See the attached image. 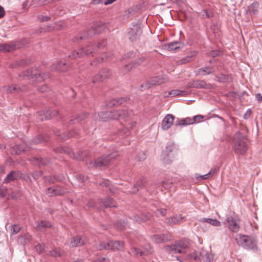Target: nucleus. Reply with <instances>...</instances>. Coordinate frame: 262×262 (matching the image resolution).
I'll return each mask as SVG.
<instances>
[{
	"label": "nucleus",
	"mask_w": 262,
	"mask_h": 262,
	"mask_svg": "<svg viewBox=\"0 0 262 262\" xmlns=\"http://www.w3.org/2000/svg\"><path fill=\"white\" fill-rule=\"evenodd\" d=\"M30 161L33 164H37L39 166H45L49 162V160L47 159H43L41 157H33Z\"/></svg>",
	"instance_id": "nucleus-24"
},
{
	"label": "nucleus",
	"mask_w": 262,
	"mask_h": 262,
	"mask_svg": "<svg viewBox=\"0 0 262 262\" xmlns=\"http://www.w3.org/2000/svg\"><path fill=\"white\" fill-rule=\"evenodd\" d=\"M88 242V238L84 235H76L72 237L71 244L72 247H80Z\"/></svg>",
	"instance_id": "nucleus-14"
},
{
	"label": "nucleus",
	"mask_w": 262,
	"mask_h": 262,
	"mask_svg": "<svg viewBox=\"0 0 262 262\" xmlns=\"http://www.w3.org/2000/svg\"><path fill=\"white\" fill-rule=\"evenodd\" d=\"M61 152H64L67 153V154L70 155V156H73L74 159H77L78 160H81L83 161L85 159L87 158L90 153L88 150H84V151H77L76 153L73 152L71 149L69 148L64 149L63 148H62L60 150Z\"/></svg>",
	"instance_id": "nucleus-8"
},
{
	"label": "nucleus",
	"mask_w": 262,
	"mask_h": 262,
	"mask_svg": "<svg viewBox=\"0 0 262 262\" xmlns=\"http://www.w3.org/2000/svg\"><path fill=\"white\" fill-rule=\"evenodd\" d=\"M88 116V114L85 113H82L81 115H78L74 118H71L69 121V123L70 124H73L78 123L86 118Z\"/></svg>",
	"instance_id": "nucleus-30"
},
{
	"label": "nucleus",
	"mask_w": 262,
	"mask_h": 262,
	"mask_svg": "<svg viewBox=\"0 0 262 262\" xmlns=\"http://www.w3.org/2000/svg\"><path fill=\"white\" fill-rule=\"evenodd\" d=\"M126 99L124 98H112L106 101V104L107 107H112L122 104L123 102L126 101Z\"/></svg>",
	"instance_id": "nucleus-23"
},
{
	"label": "nucleus",
	"mask_w": 262,
	"mask_h": 262,
	"mask_svg": "<svg viewBox=\"0 0 262 262\" xmlns=\"http://www.w3.org/2000/svg\"><path fill=\"white\" fill-rule=\"evenodd\" d=\"M188 243L185 241H180L172 245L165 246V250L169 252L174 253H183L185 252V249L188 247Z\"/></svg>",
	"instance_id": "nucleus-7"
},
{
	"label": "nucleus",
	"mask_w": 262,
	"mask_h": 262,
	"mask_svg": "<svg viewBox=\"0 0 262 262\" xmlns=\"http://www.w3.org/2000/svg\"><path fill=\"white\" fill-rule=\"evenodd\" d=\"M105 28V24L101 23H98L94 24L91 29L83 32L82 34L73 38L72 40L74 42H76L79 40H83L89 37H91L96 34L101 33L104 30Z\"/></svg>",
	"instance_id": "nucleus-3"
},
{
	"label": "nucleus",
	"mask_w": 262,
	"mask_h": 262,
	"mask_svg": "<svg viewBox=\"0 0 262 262\" xmlns=\"http://www.w3.org/2000/svg\"><path fill=\"white\" fill-rule=\"evenodd\" d=\"M110 111L101 112L99 114L100 119L103 121H106L110 119Z\"/></svg>",
	"instance_id": "nucleus-46"
},
{
	"label": "nucleus",
	"mask_w": 262,
	"mask_h": 262,
	"mask_svg": "<svg viewBox=\"0 0 262 262\" xmlns=\"http://www.w3.org/2000/svg\"><path fill=\"white\" fill-rule=\"evenodd\" d=\"M8 194V189L6 187H2L0 188V198H3Z\"/></svg>",
	"instance_id": "nucleus-51"
},
{
	"label": "nucleus",
	"mask_w": 262,
	"mask_h": 262,
	"mask_svg": "<svg viewBox=\"0 0 262 262\" xmlns=\"http://www.w3.org/2000/svg\"><path fill=\"white\" fill-rule=\"evenodd\" d=\"M131 69V66L130 64V62L128 64L124 65L121 70V72L123 74H126L130 71Z\"/></svg>",
	"instance_id": "nucleus-52"
},
{
	"label": "nucleus",
	"mask_w": 262,
	"mask_h": 262,
	"mask_svg": "<svg viewBox=\"0 0 262 262\" xmlns=\"http://www.w3.org/2000/svg\"><path fill=\"white\" fill-rule=\"evenodd\" d=\"M146 156L144 152L139 153L138 156L137 157V159L138 161H142L146 159Z\"/></svg>",
	"instance_id": "nucleus-62"
},
{
	"label": "nucleus",
	"mask_w": 262,
	"mask_h": 262,
	"mask_svg": "<svg viewBox=\"0 0 262 262\" xmlns=\"http://www.w3.org/2000/svg\"><path fill=\"white\" fill-rule=\"evenodd\" d=\"M35 250L39 253L43 252L45 250L43 246L38 244L35 246Z\"/></svg>",
	"instance_id": "nucleus-60"
},
{
	"label": "nucleus",
	"mask_w": 262,
	"mask_h": 262,
	"mask_svg": "<svg viewBox=\"0 0 262 262\" xmlns=\"http://www.w3.org/2000/svg\"><path fill=\"white\" fill-rule=\"evenodd\" d=\"M112 54L111 53H105L102 55V57L101 58L96 59L94 60L92 62H91V64L92 66H95L97 64L100 63L101 62L105 61L111 58Z\"/></svg>",
	"instance_id": "nucleus-31"
},
{
	"label": "nucleus",
	"mask_w": 262,
	"mask_h": 262,
	"mask_svg": "<svg viewBox=\"0 0 262 262\" xmlns=\"http://www.w3.org/2000/svg\"><path fill=\"white\" fill-rule=\"evenodd\" d=\"M92 262H110V260L106 257H98Z\"/></svg>",
	"instance_id": "nucleus-59"
},
{
	"label": "nucleus",
	"mask_w": 262,
	"mask_h": 262,
	"mask_svg": "<svg viewBox=\"0 0 262 262\" xmlns=\"http://www.w3.org/2000/svg\"><path fill=\"white\" fill-rule=\"evenodd\" d=\"M117 156V152H114L107 155H103L94 161L93 165L95 167L107 166L112 160L115 159Z\"/></svg>",
	"instance_id": "nucleus-6"
},
{
	"label": "nucleus",
	"mask_w": 262,
	"mask_h": 262,
	"mask_svg": "<svg viewBox=\"0 0 262 262\" xmlns=\"http://www.w3.org/2000/svg\"><path fill=\"white\" fill-rule=\"evenodd\" d=\"M167 210L165 208L158 209L155 211V213L157 216H159V215L161 216H164L166 214Z\"/></svg>",
	"instance_id": "nucleus-53"
},
{
	"label": "nucleus",
	"mask_w": 262,
	"mask_h": 262,
	"mask_svg": "<svg viewBox=\"0 0 262 262\" xmlns=\"http://www.w3.org/2000/svg\"><path fill=\"white\" fill-rule=\"evenodd\" d=\"M219 167L217 166H214L213 168H211L209 172H208V174L211 176H212L214 173H216L219 171Z\"/></svg>",
	"instance_id": "nucleus-64"
},
{
	"label": "nucleus",
	"mask_w": 262,
	"mask_h": 262,
	"mask_svg": "<svg viewBox=\"0 0 262 262\" xmlns=\"http://www.w3.org/2000/svg\"><path fill=\"white\" fill-rule=\"evenodd\" d=\"M4 90L5 91H6L7 93H13L15 92H18L19 90H20V88L16 85H6L3 87Z\"/></svg>",
	"instance_id": "nucleus-42"
},
{
	"label": "nucleus",
	"mask_w": 262,
	"mask_h": 262,
	"mask_svg": "<svg viewBox=\"0 0 262 262\" xmlns=\"http://www.w3.org/2000/svg\"><path fill=\"white\" fill-rule=\"evenodd\" d=\"M214 72V68L212 66L204 67L198 69L196 71V74L198 75L205 76L209 75Z\"/></svg>",
	"instance_id": "nucleus-22"
},
{
	"label": "nucleus",
	"mask_w": 262,
	"mask_h": 262,
	"mask_svg": "<svg viewBox=\"0 0 262 262\" xmlns=\"http://www.w3.org/2000/svg\"><path fill=\"white\" fill-rule=\"evenodd\" d=\"M151 252L148 250L143 251L141 249H138L136 248H132V253L138 256H144L150 253Z\"/></svg>",
	"instance_id": "nucleus-41"
},
{
	"label": "nucleus",
	"mask_w": 262,
	"mask_h": 262,
	"mask_svg": "<svg viewBox=\"0 0 262 262\" xmlns=\"http://www.w3.org/2000/svg\"><path fill=\"white\" fill-rule=\"evenodd\" d=\"M211 225L215 227H220L221 226V223L216 219H213L211 221Z\"/></svg>",
	"instance_id": "nucleus-63"
},
{
	"label": "nucleus",
	"mask_w": 262,
	"mask_h": 262,
	"mask_svg": "<svg viewBox=\"0 0 262 262\" xmlns=\"http://www.w3.org/2000/svg\"><path fill=\"white\" fill-rule=\"evenodd\" d=\"M11 232L13 234L18 233L20 230V227L18 225H14L10 227Z\"/></svg>",
	"instance_id": "nucleus-50"
},
{
	"label": "nucleus",
	"mask_w": 262,
	"mask_h": 262,
	"mask_svg": "<svg viewBox=\"0 0 262 262\" xmlns=\"http://www.w3.org/2000/svg\"><path fill=\"white\" fill-rule=\"evenodd\" d=\"M42 175V172L41 171H38L34 172L32 174V177L35 180H37Z\"/></svg>",
	"instance_id": "nucleus-61"
},
{
	"label": "nucleus",
	"mask_w": 262,
	"mask_h": 262,
	"mask_svg": "<svg viewBox=\"0 0 262 262\" xmlns=\"http://www.w3.org/2000/svg\"><path fill=\"white\" fill-rule=\"evenodd\" d=\"M187 94L185 91H181L179 90H173L169 92L168 94L171 96H185Z\"/></svg>",
	"instance_id": "nucleus-43"
},
{
	"label": "nucleus",
	"mask_w": 262,
	"mask_h": 262,
	"mask_svg": "<svg viewBox=\"0 0 262 262\" xmlns=\"http://www.w3.org/2000/svg\"><path fill=\"white\" fill-rule=\"evenodd\" d=\"M19 76L23 77H30L32 79V81L39 82L44 80L47 78H49V75H41L37 72L36 69H31L22 72L19 74Z\"/></svg>",
	"instance_id": "nucleus-5"
},
{
	"label": "nucleus",
	"mask_w": 262,
	"mask_h": 262,
	"mask_svg": "<svg viewBox=\"0 0 262 262\" xmlns=\"http://www.w3.org/2000/svg\"><path fill=\"white\" fill-rule=\"evenodd\" d=\"M43 179L46 182H48L49 184H54L56 182L61 181L62 180V177L56 176L54 177L50 176L45 177Z\"/></svg>",
	"instance_id": "nucleus-35"
},
{
	"label": "nucleus",
	"mask_w": 262,
	"mask_h": 262,
	"mask_svg": "<svg viewBox=\"0 0 262 262\" xmlns=\"http://www.w3.org/2000/svg\"><path fill=\"white\" fill-rule=\"evenodd\" d=\"M204 118V116L202 115H196L193 117L192 119L193 121V123L194 122H200L202 121Z\"/></svg>",
	"instance_id": "nucleus-58"
},
{
	"label": "nucleus",
	"mask_w": 262,
	"mask_h": 262,
	"mask_svg": "<svg viewBox=\"0 0 262 262\" xmlns=\"http://www.w3.org/2000/svg\"><path fill=\"white\" fill-rule=\"evenodd\" d=\"M238 245L245 249L257 250L256 241L254 238L247 235H238L235 238Z\"/></svg>",
	"instance_id": "nucleus-4"
},
{
	"label": "nucleus",
	"mask_w": 262,
	"mask_h": 262,
	"mask_svg": "<svg viewBox=\"0 0 262 262\" xmlns=\"http://www.w3.org/2000/svg\"><path fill=\"white\" fill-rule=\"evenodd\" d=\"M193 124L192 119L190 118H186L178 121L177 123V125L179 126H185L189 124Z\"/></svg>",
	"instance_id": "nucleus-40"
},
{
	"label": "nucleus",
	"mask_w": 262,
	"mask_h": 262,
	"mask_svg": "<svg viewBox=\"0 0 262 262\" xmlns=\"http://www.w3.org/2000/svg\"><path fill=\"white\" fill-rule=\"evenodd\" d=\"M134 220L138 222H146L148 221H151L152 219V216L149 212L144 213L142 214L140 216L139 215H136L134 217Z\"/></svg>",
	"instance_id": "nucleus-21"
},
{
	"label": "nucleus",
	"mask_w": 262,
	"mask_h": 262,
	"mask_svg": "<svg viewBox=\"0 0 262 262\" xmlns=\"http://www.w3.org/2000/svg\"><path fill=\"white\" fill-rule=\"evenodd\" d=\"M101 203L105 207H115L116 206L114 200L112 198H106L104 201L101 200Z\"/></svg>",
	"instance_id": "nucleus-38"
},
{
	"label": "nucleus",
	"mask_w": 262,
	"mask_h": 262,
	"mask_svg": "<svg viewBox=\"0 0 262 262\" xmlns=\"http://www.w3.org/2000/svg\"><path fill=\"white\" fill-rule=\"evenodd\" d=\"M209 177H210V176L208 174V173H206L205 174H204V175H201L199 173L195 174V178L197 180H206Z\"/></svg>",
	"instance_id": "nucleus-55"
},
{
	"label": "nucleus",
	"mask_w": 262,
	"mask_h": 262,
	"mask_svg": "<svg viewBox=\"0 0 262 262\" xmlns=\"http://www.w3.org/2000/svg\"><path fill=\"white\" fill-rule=\"evenodd\" d=\"M144 185H145L144 182H142L140 184H138V183L136 184L134 186V188H132V193L133 192H136V191H138L140 188L144 186Z\"/></svg>",
	"instance_id": "nucleus-54"
},
{
	"label": "nucleus",
	"mask_w": 262,
	"mask_h": 262,
	"mask_svg": "<svg viewBox=\"0 0 262 262\" xmlns=\"http://www.w3.org/2000/svg\"><path fill=\"white\" fill-rule=\"evenodd\" d=\"M20 47V45L19 42L0 44V51L11 52L19 49Z\"/></svg>",
	"instance_id": "nucleus-15"
},
{
	"label": "nucleus",
	"mask_w": 262,
	"mask_h": 262,
	"mask_svg": "<svg viewBox=\"0 0 262 262\" xmlns=\"http://www.w3.org/2000/svg\"><path fill=\"white\" fill-rule=\"evenodd\" d=\"M184 218L181 215H176L169 217H167L165 220V223L169 225H173L180 224Z\"/></svg>",
	"instance_id": "nucleus-19"
},
{
	"label": "nucleus",
	"mask_w": 262,
	"mask_h": 262,
	"mask_svg": "<svg viewBox=\"0 0 262 262\" xmlns=\"http://www.w3.org/2000/svg\"><path fill=\"white\" fill-rule=\"evenodd\" d=\"M188 88H197V89H205L210 88V84H207L204 80H198L190 81L187 84Z\"/></svg>",
	"instance_id": "nucleus-13"
},
{
	"label": "nucleus",
	"mask_w": 262,
	"mask_h": 262,
	"mask_svg": "<svg viewBox=\"0 0 262 262\" xmlns=\"http://www.w3.org/2000/svg\"><path fill=\"white\" fill-rule=\"evenodd\" d=\"M128 116V112L126 110H113L110 111V119H124Z\"/></svg>",
	"instance_id": "nucleus-12"
},
{
	"label": "nucleus",
	"mask_w": 262,
	"mask_h": 262,
	"mask_svg": "<svg viewBox=\"0 0 262 262\" xmlns=\"http://www.w3.org/2000/svg\"><path fill=\"white\" fill-rule=\"evenodd\" d=\"M199 15L203 19L209 18L213 16L212 11L209 9H203L198 13Z\"/></svg>",
	"instance_id": "nucleus-32"
},
{
	"label": "nucleus",
	"mask_w": 262,
	"mask_h": 262,
	"mask_svg": "<svg viewBox=\"0 0 262 262\" xmlns=\"http://www.w3.org/2000/svg\"><path fill=\"white\" fill-rule=\"evenodd\" d=\"M169 51H174L181 47V43L179 41H173L165 45Z\"/></svg>",
	"instance_id": "nucleus-33"
},
{
	"label": "nucleus",
	"mask_w": 262,
	"mask_h": 262,
	"mask_svg": "<svg viewBox=\"0 0 262 262\" xmlns=\"http://www.w3.org/2000/svg\"><path fill=\"white\" fill-rule=\"evenodd\" d=\"M172 185V183L171 182H169L167 181H163L162 182L159 183L157 184V186L160 187L162 186L165 189H167L168 188H170Z\"/></svg>",
	"instance_id": "nucleus-47"
},
{
	"label": "nucleus",
	"mask_w": 262,
	"mask_h": 262,
	"mask_svg": "<svg viewBox=\"0 0 262 262\" xmlns=\"http://www.w3.org/2000/svg\"><path fill=\"white\" fill-rule=\"evenodd\" d=\"M43 115L45 116V118H41L40 119L42 121L43 119H50L58 113V111L56 110L47 111L46 112H43Z\"/></svg>",
	"instance_id": "nucleus-34"
},
{
	"label": "nucleus",
	"mask_w": 262,
	"mask_h": 262,
	"mask_svg": "<svg viewBox=\"0 0 262 262\" xmlns=\"http://www.w3.org/2000/svg\"><path fill=\"white\" fill-rule=\"evenodd\" d=\"M106 45V40L103 39L99 42L97 46H95L92 42L89 43L85 47H82L77 50H75L69 54V57L72 59L77 58L83 57L92 54L96 49L104 47Z\"/></svg>",
	"instance_id": "nucleus-1"
},
{
	"label": "nucleus",
	"mask_w": 262,
	"mask_h": 262,
	"mask_svg": "<svg viewBox=\"0 0 262 262\" xmlns=\"http://www.w3.org/2000/svg\"><path fill=\"white\" fill-rule=\"evenodd\" d=\"M17 177V173L14 171H12L9 174H7L6 177L5 178L3 183H9L14 180H16Z\"/></svg>",
	"instance_id": "nucleus-37"
},
{
	"label": "nucleus",
	"mask_w": 262,
	"mask_h": 262,
	"mask_svg": "<svg viewBox=\"0 0 262 262\" xmlns=\"http://www.w3.org/2000/svg\"><path fill=\"white\" fill-rule=\"evenodd\" d=\"M110 242H106L104 241L100 242L98 246V249L99 250H102L104 249H110Z\"/></svg>",
	"instance_id": "nucleus-45"
},
{
	"label": "nucleus",
	"mask_w": 262,
	"mask_h": 262,
	"mask_svg": "<svg viewBox=\"0 0 262 262\" xmlns=\"http://www.w3.org/2000/svg\"><path fill=\"white\" fill-rule=\"evenodd\" d=\"M226 222L228 223V227L229 230L234 232H237L239 229V220L233 216L229 215L227 217Z\"/></svg>",
	"instance_id": "nucleus-10"
},
{
	"label": "nucleus",
	"mask_w": 262,
	"mask_h": 262,
	"mask_svg": "<svg viewBox=\"0 0 262 262\" xmlns=\"http://www.w3.org/2000/svg\"><path fill=\"white\" fill-rule=\"evenodd\" d=\"M126 226V223L124 221H118L115 223L116 227L119 230H123Z\"/></svg>",
	"instance_id": "nucleus-49"
},
{
	"label": "nucleus",
	"mask_w": 262,
	"mask_h": 262,
	"mask_svg": "<svg viewBox=\"0 0 262 262\" xmlns=\"http://www.w3.org/2000/svg\"><path fill=\"white\" fill-rule=\"evenodd\" d=\"M67 192V191L60 186H56L55 188H48L47 193L49 196H54L56 195H63Z\"/></svg>",
	"instance_id": "nucleus-17"
},
{
	"label": "nucleus",
	"mask_w": 262,
	"mask_h": 262,
	"mask_svg": "<svg viewBox=\"0 0 262 262\" xmlns=\"http://www.w3.org/2000/svg\"><path fill=\"white\" fill-rule=\"evenodd\" d=\"M259 9V4L255 2H253L248 7V11L250 14L254 15L257 13Z\"/></svg>",
	"instance_id": "nucleus-36"
},
{
	"label": "nucleus",
	"mask_w": 262,
	"mask_h": 262,
	"mask_svg": "<svg viewBox=\"0 0 262 262\" xmlns=\"http://www.w3.org/2000/svg\"><path fill=\"white\" fill-rule=\"evenodd\" d=\"M190 258L191 259H193L196 260L202 259V257L201 256L200 253H199L198 252H195L192 253L190 255Z\"/></svg>",
	"instance_id": "nucleus-56"
},
{
	"label": "nucleus",
	"mask_w": 262,
	"mask_h": 262,
	"mask_svg": "<svg viewBox=\"0 0 262 262\" xmlns=\"http://www.w3.org/2000/svg\"><path fill=\"white\" fill-rule=\"evenodd\" d=\"M110 249L113 251L121 250L123 249V243L120 241H110Z\"/></svg>",
	"instance_id": "nucleus-29"
},
{
	"label": "nucleus",
	"mask_w": 262,
	"mask_h": 262,
	"mask_svg": "<svg viewBox=\"0 0 262 262\" xmlns=\"http://www.w3.org/2000/svg\"><path fill=\"white\" fill-rule=\"evenodd\" d=\"M162 81L160 78L158 77H154L153 79H151L150 81H147L145 84H142L141 85V90L143 91L145 89H147L150 88L152 85L160 84L162 83Z\"/></svg>",
	"instance_id": "nucleus-20"
},
{
	"label": "nucleus",
	"mask_w": 262,
	"mask_h": 262,
	"mask_svg": "<svg viewBox=\"0 0 262 262\" xmlns=\"http://www.w3.org/2000/svg\"><path fill=\"white\" fill-rule=\"evenodd\" d=\"M142 37V29L141 25L136 24L132 28V42L137 41Z\"/></svg>",
	"instance_id": "nucleus-11"
},
{
	"label": "nucleus",
	"mask_w": 262,
	"mask_h": 262,
	"mask_svg": "<svg viewBox=\"0 0 262 262\" xmlns=\"http://www.w3.org/2000/svg\"><path fill=\"white\" fill-rule=\"evenodd\" d=\"M200 255L202 257V259L206 262H211L213 259V256L212 254L207 252H201Z\"/></svg>",
	"instance_id": "nucleus-39"
},
{
	"label": "nucleus",
	"mask_w": 262,
	"mask_h": 262,
	"mask_svg": "<svg viewBox=\"0 0 262 262\" xmlns=\"http://www.w3.org/2000/svg\"><path fill=\"white\" fill-rule=\"evenodd\" d=\"M174 116L171 114H167L163 118L161 127L163 130L168 129L173 123Z\"/></svg>",
	"instance_id": "nucleus-16"
},
{
	"label": "nucleus",
	"mask_w": 262,
	"mask_h": 262,
	"mask_svg": "<svg viewBox=\"0 0 262 262\" xmlns=\"http://www.w3.org/2000/svg\"><path fill=\"white\" fill-rule=\"evenodd\" d=\"M112 72L107 69H102L98 74L95 75L92 79L93 83H97L102 82L104 80L109 78Z\"/></svg>",
	"instance_id": "nucleus-9"
},
{
	"label": "nucleus",
	"mask_w": 262,
	"mask_h": 262,
	"mask_svg": "<svg viewBox=\"0 0 262 262\" xmlns=\"http://www.w3.org/2000/svg\"><path fill=\"white\" fill-rule=\"evenodd\" d=\"M49 253L50 255L53 257L60 256L61 255V250L58 248L50 251Z\"/></svg>",
	"instance_id": "nucleus-48"
},
{
	"label": "nucleus",
	"mask_w": 262,
	"mask_h": 262,
	"mask_svg": "<svg viewBox=\"0 0 262 262\" xmlns=\"http://www.w3.org/2000/svg\"><path fill=\"white\" fill-rule=\"evenodd\" d=\"M31 240V236L28 233H26L19 237V241L23 245L27 244Z\"/></svg>",
	"instance_id": "nucleus-44"
},
{
	"label": "nucleus",
	"mask_w": 262,
	"mask_h": 262,
	"mask_svg": "<svg viewBox=\"0 0 262 262\" xmlns=\"http://www.w3.org/2000/svg\"><path fill=\"white\" fill-rule=\"evenodd\" d=\"M29 150V147L25 143L15 145L11 148V153L12 154L20 155L22 153Z\"/></svg>",
	"instance_id": "nucleus-18"
},
{
	"label": "nucleus",
	"mask_w": 262,
	"mask_h": 262,
	"mask_svg": "<svg viewBox=\"0 0 262 262\" xmlns=\"http://www.w3.org/2000/svg\"><path fill=\"white\" fill-rule=\"evenodd\" d=\"M38 19L40 22L47 21L51 19V17L48 16H45L42 15H39L38 16Z\"/></svg>",
	"instance_id": "nucleus-57"
},
{
	"label": "nucleus",
	"mask_w": 262,
	"mask_h": 262,
	"mask_svg": "<svg viewBox=\"0 0 262 262\" xmlns=\"http://www.w3.org/2000/svg\"><path fill=\"white\" fill-rule=\"evenodd\" d=\"M37 229L39 231H43L44 229L52 227L51 223L48 221H36Z\"/></svg>",
	"instance_id": "nucleus-25"
},
{
	"label": "nucleus",
	"mask_w": 262,
	"mask_h": 262,
	"mask_svg": "<svg viewBox=\"0 0 262 262\" xmlns=\"http://www.w3.org/2000/svg\"><path fill=\"white\" fill-rule=\"evenodd\" d=\"M233 150L236 154L243 155L248 150V145L246 137L239 132L233 138Z\"/></svg>",
	"instance_id": "nucleus-2"
},
{
	"label": "nucleus",
	"mask_w": 262,
	"mask_h": 262,
	"mask_svg": "<svg viewBox=\"0 0 262 262\" xmlns=\"http://www.w3.org/2000/svg\"><path fill=\"white\" fill-rule=\"evenodd\" d=\"M52 70H55L59 72H65L69 69L66 63L60 62L56 64L53 65L51 67Z\"/></svg>",
	"instance_id": "nucleus-26"
},
{
	"label": "nucleus",
	"mask_w": 262,
	"mask_h": 262,
	"mask_svg": "<svg viewBox=\"0 0 262 262\" xmlns=\"http://www.w3.org/2000/svg\"><path fill=\"white\" fill-rule=\"evenodd\" d=\"M49 140V136L48 135H39L37 136L32 141L34 144H41L48 142Z\"/></svg>",
	"instance_id": "nucleus-28"
},
{
	"label": "nucleus",
	"mask_w": 262,
	"mask_h": 262,
	"mask_svg": "<svg viewBox=\"0 0 262 262\" xmlns=\"http://www.w3.org/2000/svg\"><path fill=\"white\" fill-rule=\"evenodd\" d=\"M169 239L166 234H156L151 237V240L156 244L162 243Z\"/></svg>",
	"instance_id": "nucleus-27"
}]
</instances>
